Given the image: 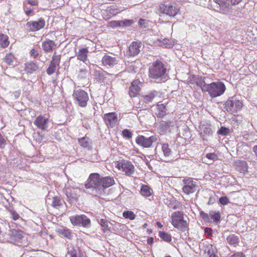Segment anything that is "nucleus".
I'll list each match as a JSON object with an SVG mask.
<instances>
[{"label": "nucleus", "instance_id": "nucleus-41", "mask_svg": "<svg viewBox=\"0 0 257 257\" xmlns=\"http://www.w3.org/2000/svg\"><path fill=\"white\" fill-rule=\"evenodd\" d=\"M123 216L126 219L134 220L135 219L136 215L133 211H126L123 212Z\"/></svg>", "mask_w": 257, "mask_h": 257}, {"label": "nucleus", "instance_id": "nucleus-27", "mask_svg": "<svg viewBox=\"0 0 257 257\" xmlns=\"http://www.w3.org/2000/svg\"><path fill=\"white\" fill-rule=\"evenodd\" d=\"M236 169L241 173H245L247 171V165L245 161H238L235 163Z\"/></svg>", "mask_w": 257, "mask_h": 257}, {"label": "nucleus", "instance_id": "nucleus-50", "mask_svg": "<svg viewBox=\"0 0 257 257\" xmlns=\"http://www.w3.org/2000/svg\"><path fill=\"white\" fill-rule=\"evenodd\" d=\"M132 23V20H124L120 21V27L128 26Z\"/></svg>", "mask_w": 257, "mask_h": 257}, {"label": "nucleus", "instance_id": "nucleus-40", "mask_svg": "<svg viewBox=\"0 0 257 257\" xmlns=\"http://www.w3.org/2000/svg\"><path fill=\"white\" fill-rule=\"evenodd\" d=\"M162 150L165 157H169L171 155V151L168 144H164L162 145Z\"/></svg>", "mask_w": 257, "mask_h": 257}, {"label": "nucleus", "instance_id": "nucleus-60", "mask_svg": "<svg viewBox=\"0 0 257 257\" xmlns=\"http://www.w3.org/2000/svg\"><path fill=\"white\" fill-rule=\"evenodd\" d=\"M154 238L153 237H149L147 239L148 244H152L153 242Z\"/></svg>", "mask_w": 257, "mask_h": 257}, {"label": "nucleus", "instance_id": "nucleus-51", "mask_svg": "<svg viewBox=\"0 0 257 257\" xmlns=\"http://www.w3.org/2000/svg\"><path fill=\"white\" fill-rule=\"evenodd\" d=\"M229 132V130L228 128L225 127H221L220 128L218 131V134L222 135H226Z\"/></svg>", "mask_w": 257, "mask_h": 257}, {"label": "nucleus", "instance_id": "nucleus-12", "mask_svg": "<svg viewBox=\"0 0 257 257\" xmlns=\"http://www.w3.org/2000/svg\"><path fill=\"white\" fill-rule=\"evenodd\" d=\"M45 25V21L41 18L38 21L28 22L26 26L29 31L36 32L43 29Z\"/></svg>", "mask_w": 257, "mask_h": 257}, {"label": "nucleus", "instance_id": "nucleus-38", "mask_svg": "<svg viewBox=\"0 0 257 257\" xmlns=\"http://www.w3.org/2000/svg\"><path fill=\"white\" fill-rule=\"evenodd\" d=\"M159 235L160 238L166 242H170L172 240L171 236L168 233L163 231H160Z\"/></svg>", "mask_w": 257, "mask_h": 257}, {"label": "nucleus", "instance_id": "nucleus-34", "mask_svg": "<svg viewBox=\"0 0 257 257\" xmlns=\"http://www.w3.org/2000/svg\"><path fill=\"white\" fill-rule=\"evenodd\" d=\"M107 11L112 16H115L120 13L121 10L118 8L116 6L112 5L107 8Z\"/></svg>", "mask_w": 257, "mask_h": 257}, {"label": "nucleus", "instance_id": "nucleus-59", "mask_svg": "<svg viewBox=\"0 0 257 257\" xmlns=\"http://www.w3.org/2000/svg\"><path fill=\"white\" fill-rule=\"evenodd\" d=\"M181 205L179 202H175V204L174 205H172V206H170V207L172 208L173 209H177L180 207Z\"/></svg>", "mask_w": 257, "mask_h": 257}, {"label": "nucleus", "instance_id": "nucleus-56", "mask_svg": "<svg viewBox=\"0 0 257 257\" xmlns=\"http://www.w3.org/2000/svg\"><path fill=\"white\" fill-rule=\"evenodd\" d=\"M229 257H245V255L240 252H237L230 255Z\"/></svg>", "mask_w": 257, "mask_h": 257}, {"label": "nucleus", "instance_id": "nucleus-57", "mask_svg": "<svg viewBox=\"0 0 257 257\" xmlns=\"http://www.w3.org/2000/svg\"><path fill=\"white\" fill-rule=\"evenodd\" d=\"M26 2L31 6H36L38 5V2L35 0H27Z\"/></svg>", "mask_w": 257, "mask_h": 257}, {"label": "nucleus", "instance_id": "nucleus-32", "mask_svg": "<svg viewBox=\"0 0 257 257\" xmlns=\"http://www.w3.org/2000/svg\"><path fill=\"white\" fill-rule=\"evenodd\" d=\"M207 249V254L209 257H218L216 254V249L212 244H209L206 247Z\"/></svg>", "mask_w": 257, "mask_h": 257}, {"label": "nucleus", "instance_id": "nucleus-63", "mask_svg": "<svg viewBox=\"0 0 257 257\" xmlns=\"http://www.w3.org/2000/svg\"><path fill=\"white\" fill-rule=\"evenodd\" d=\"M33 12V10H28V11H26L25 12V14L27 15V16H29L31 13H32Z\"/></svg>", "mask_w": 257, "mask_h": 257}, {"label": "nucleus", "instance_id": "nucleus-19", "mask_svg": "<svg viewBox=\"0 0 257 257\" xmlns=\"http://www.w3.org/2000/svg\"><path fill=\"white\" fill-rule=\"evenodd\" d=\"M141 47V43L137 42H133L131 45L130 46L126 54L130 56H135L136 55H137L139 52H140V48Z\"/></svg>", "mask_w": 257, "mask_h": 257}, {"label": "nucleus", "instance_id": "nucleus-61", "mask_svg": "<svg viewBox=\"0 0 257 257\" xmlns=\"http://www.w3.org/2000/svg\"><path fill=\"white\" fill-rule=\"evenodd\" d=\"M252 151L254 153L255 156L257 157V145H255L252 148Z\"/></svg>", "mask_w": 257, "mask_h": 257}, {"label": "nucleus", "instance_id": "nucleus-36", "mask_svg": "<svg viewBox=\"0 0 257 257\" xmlns=\"http://www.w3.org/2000/svg\"><path fill=\"white\" fill-rule=\"evenodd\" d=\"M63 201L60 197L55 196L53 198L52 205L55 208H58L62 205Z\"/></svg>", "mask_w": 257, "mask_h": 257}, {"label": "nucleus", "instance_id": "nucleus-16", "mask_svg": "<svg viewBox=\"0 0 257 257\" xmlns=\"http://www.w3.org/2000/svg\"><path fill=\"white\" fill-rule=\"evenodd\" d=\"M49 120L47 117H45L42 115L37 116L34 121V124L39 129L45 131L48 127V123Z\"/></svg>", "mask_w": 257, "mask_h": 257}, {"label": "nucleus", "instance_id": "nucleus-15", "mask_svg": "<svg viewBox=\"0 0 257 257\" xmlns=\"http://www.w3.org/2000/svg\"><path fill=\"white\" fill-rule=\"evenodd\" d=\"M118 168L127 176L132 175L135 170L134 166L129 161L123 160L118 164Z\"/></svg>", "mask_w": 257, "mask_h": 257}, {"label": "nucleus", "instance_id": "nucleus-42", "mask_svg": "<svg viewBox=\"0 0 257 257\" xmlns=\"http://www.w3.org/2000/svg\"><path fill=\"white\" fill-rule=\"evenodd\" d=\"M61 60V55H57L56 53L55 52L53 55L52 60L51 63L55 64L57 66H59Z\"/></svg>", "mask_w": 257, "mask_h": 257}, {"label": "nucleus", "instance_id": "nucleus-39", "mask_svg": "<svg viewBox=\"0 0 257 257\" xmlns=\"http://www.w3.org/2000/svg\"><path fill=\"white\" fill-rule=\"evenodd\" d=\"M80 146L83 148H88L89 147V139L86 137H83L78 140Z\"/></svg>", "mask_w": 257, "mask_h": 257}, {"label": "nucleus", "instance_id": "nucleus-58", "mask_svg": "<svg viewBox=\"0 0 257 257\" xmlns=\"http://www.w3.org/2000/svg\"><path fill=\"white\" fill-rule=\"evenodd\" d=\"M204 231L205 233L209 235H211L213 233V230L210 228L206 227Z\"/></svg>", "mask_w": 257, "mask_h": 257}, {"label": "nucleus", "instance_id": "nucleus-22", "mask_svg": "<svg viewBox=\"0 0 257 257\" xmlns=\"http://www.w3.org/2000/svg\"><path fill=\"white\" fill-rule=\"evenodd\" d=\"M101 180V193L103 188H108L112 186L114 183V181L112 177H105L100 178Z\"/></svg>", "mask_w": 257, "mask_h": 257}, {"label": "nucleus", "instance_id": "nucleus-4", "mask_svg": "<svg viewBox=\"0 0 257 257\" xmlns=\"http://www.w3.org/2000/svg\"><path fill=\"white\" fill-rule=\"evenodd\" d=\"M159 11L161 14L173 17L177 15L179 8L175 3L166 2L159 6Z\"/></svg>", "mask_w": 257, "mask_h": 257}, {"label": "nucleus", "instance_id": "nucleus-53", "mask_svg": "<svg viewBox=\"0 0 257 257\" xmlns=\"http://www.w3.org/2000/svg\"><path fill=\"white\" fill-rule=\"evenodd\" d=\"M30 56L34 58H36L38 55V52L34 49H32L30 52Z\"/></svg>", "mask_w": 257, "mask_h": 257}, {"label": "nucleus", "instance_id": "nucleus-62", "mask_svg": "<svg viewBox=\"0 0 257 257\" xmlns=\"http://www.w3.org/2000/svg\"><path fill=\"white\" fill-rule=\"evenodd\" d=\"M80 73H82L83 74H86L87 72V70L86 69H80L79 71Z\"/></svg>", "mask_w": 257, "mask_h": 257}, {"label": "nucleus", "instance_id": "nucleus-24", "mask_svg": "<svg viewBox=\"0 0 257 257\" xmlns=\"http://www.w3.org/2000/svg\"><path fill=\"white\" fill-rule=\"evenodd\" d=\"M57 232L59 235L66 237L68 239H71L73 236V234L71 230L66 227H62L57 229Z\"/></svg>", "mask_w": 257, "mask_h": 257}, {"label": "nucleus", "instance_id": "nucleus-28", "mask_svg": "<svg viewBox=\"0 0 257 257\" xmlns=\"http://www.w3.org/2000/svg\"><path fill=\"white\" fill-rule=\"evenodd\" d=\"M67 257H81L78 248H75L72 245L68 246Z\"/></svg>", "mask_w": 257, "mask_h": 257}, {"label": "nucleus", "instance_id": "nucleus-25", "mask_svg": "<svg viewBox=\"0 0 257 257\" xmlns=\"http://www.w3.org/2000/svg\"><path fill=\"white\" fill-rule=\"evenodd\" d=\"M226 241L229 245L236 247L239 243V238L234 234H230L226 237Z\"/></svg>", "mask_w": 257, "mask_h": 257}, {"label": "nucleus", "instance_id": "nucleus-18", "mask_svg": "<svg viewBox=\"0 0 257 257\" xmlns=\"http://www.w3.org/2000/svg\"><path fill=\"white\" fill-rule=\"evenodd\" d=\"M141 84V82L138 79L135 80L132 82L129 90V94L131 97H135L139 94Z\"/></svg>", "mask_w": 257, "mask_h": 257}, {"label": "nucleus", "instance_id": "nucleus-52", "mask_svg": "<svg viewBox=\"0 0 257 257\" xmlns=\"http://www.w3.org/2000/svg\"><path fill=\"white\" fill-rule=\"evenodd\" d=\"M109 24L112 27H120V21H111L110 22Z\"/></svg>", "mask_w": 257, "mask_h": 257}, {"label": "nucleus", "instance_id": "nucleus-8", "mask_svg": "<svg viewBox=\"0 0 257 257\" xmlns=\"http://www.w3.org/2000/svg\"><path fill=\"white\" fill-rule=\"evenodd\" d=\"M219 6V10L222 13L230 12L231 6L238 4L241 0H214Z\"/></svg>", "mask_w": 257, "mask_h": 257}, {"label": "nucleus", "instance_id": "nucleus-14", "mask_svg": "<svg viewBox=\"0 0 257 257\" xmlns=\"http://www.w3.org/2000/svg\"><path fill=\"white\" fill-rule=\"evenodd\" d=\"M103 119L108 127L113 128L117 124L118 117L115 112H109L104 114Z\"/></svg>", "mask_w": 257, "mask_h": 257}, {"label": "nucleus", "instance_id": "nucleus-49", "mask_svg": "<svg viewBox=\"0 0 257 257\" xmlns=\"http://www.w3.org/2000/svg\"><path fill=\"white\" fill-rule=\"evenodd\" d=\"M219 202L223 205H227L229 202V199L226 196H223L219 198Z\"/></svg>", "mask_w": 257, "mask_h": 257}, {"label": "nucleus", "instance_id": "nucleus-21", "mask_svg": "<svg viewBox=\"0 0 257 257\" xmlns=\"http://www.w3.org/2000/svg\"><path fill=\"white\" fill-rule=\"evenodd\" d=\"M174 126V123L173 121L162 120L160 122L159 129L162 133H165L167 131H170L171 128Z\"/></svg>", "mask_w": 257, "mask_h": 257}, {"label": "nucleus", "instance_id": "nucleus-20", "mask_svg": "<svg viewBox=\"0 0 257 257\" xmlns=\"http://www.w3.org/2000/svg\"><path fill=\"white\" fill-rule=\"evenodd\" d=\"M42 47L45 53H49L55 49L56 44L53 40L47 39L42 42Z\"/></svg>", "mask_w": 257, "mask_h": 257}, {"label": "nucleus", "instance_id": "nucleus-26", "mask_svg": "<svg viewBox=\"0 0 257 257\" xmlns=\"http://www.w3.org/2000/svg\"><path fill=\"white\" fill-rule=\"evenodd\" d=\"M158 95V92L156 90H153L148 94L142 96L143 101L146 103H148L153 101L154 98Z\"/></svg>", "mask_w": 257, "mask_h": 257}, {"label": "nucleus", "instance_id": "nucleus-11", "mask_svg": "<svg viewBox=\"0 0 257 257\" xmlns=\"http://www.w3.org/2000/svg\"><path fill=\"white\" fill-rule=\"evenodd\" d=\"M157 138L156 136H152L149 138L144 136H139L136 139V143L141 147L144 148H150L153 143L157 141Z\"/></svg>", "mask_w": 257, "mask_h": 257}, {"label": "nucleus", "instance_id": "nucleus-29", "mask_svg": "<svg viewBox=\"0 0 257 257\" xmlns=\"http://www.w3.org/2000/svg\"><path fill=\"white\" fill-rule=\"evenodd\" d=\"M204 162L207 164H211L214 161L218 159V156L215 153H208L206 154L205 157L203 159Z\"/></svg>", "mask_w": 257, "mask_h": 257}, {"label": "nucleus", "instance_id": "nucleus-54", "mask_svg": "<svg viewBox=\"0 0 257 257\" xmlns=\"http://www.w3.org/2000/svg\"><path fill=\"white\" fill-rule=\"evenodd\" d=\"M139 24L143 28H146L147 26V22L145 20L140 19L139 21Z\"/></svg>", "mask_w": 257, "mask_h": 257}, {"label": "nucleus", "instance_id": "nucleus-44", "mask_svg": "<svg viewBox=\"0 0 257 257\" xmlns=\"http://www.w3.org/2000/svg\"><path fill=\"white\" fill-rule=\"evenodd\" d=\"M8 211L9 212L11 217L14 220H17L21 218L20 215L14 209H9Z\"/></svg>", "mask_w": 257, "mask_h": 257}, {"label": "nucleus", "instance_id": "nucleus-48", "mask_svg": "<svg viewBox=\"0 0 257 257\" xmlns=\"http://www.w3.org/2000/svg\"><path fill=\"white\" fill-rule=\"evenodd\" d=\"M158 109H159V111H160V115L162 116L165 115L166 109L164 104H161L158 105Z\"/></svg>", "mask_w": 257, "mask_h": 257}, {"label": "nucleus", "instance_id": "nucleus-55", "mask_svg": "<svg viewBox=\"0 0 257 257\" xmlns=\"http://www.w3.org/2000/svg\"><path fill=\"white\" fill-rule=\"evenodd\" d=\"M6 144V141L3 136L0 133V147L3 148Z\"/></svg>", "mask_w": 257, "mask_h": 257}, {"label": "nucleus", "instance_id": "nucleus-31", "mask_svg": "<svg viewBox=\"0 0 257 257\" xmlns=\"http://www.w3.org/2000/svg\"><path fill=\"white\" fill-rule=\"evenodd\" d=\"M141 194L146 197L150 196L152 194V190L147 185H143L141 189Z\"/></svg>", "mask_w": 257, "mask_h": 257}, {"label": "nucleus", "instance_id": "nucleus-23", "mask_svg": "<svg viewBox=\"0 0 257 257\" xmlns=\"http://www.w3.org/2000/svg\"><path fill=\"white\" fill-rule=\"evenodd\" d=\"M88 52V49L87 48L80 49L77 54V59L84 63L89 62L87 59Z\"/></svg>", "mask_w": 257, "mask_h": 257}, {"label": "nucleus", "instance_id": "nucleus-6", "mask_svg": "<svg viewBox=\"0 0 257 257\" xmlns=\"http://www.w3.org/2000/svg\"><path fill=\"white\" fill-rule=\"evenodd\" d=\"M72 96L75 103L79 106L85 107L87 106L89 96L86 91L81 89H79L74 91Z\"/></svg>", "mask_w": 257, "mask_h": 257}, {"label": "nucleus", "instance_id": "nucleus-2", "mask_svg": "<svg viewBox=\"0 0 257 257\" xmlns=\"http://www.w3.org/2000/svg\"><path fill=\"white\" fill-rule=\"evenodd\" d=\"M167 68L160 60L153 62L149 67V77L155 80L165 81L166 80Z\"/></svg>", "mask_w": 257, "mask_h": 257}, {"label": "nucleus", "instance_id": "nucleus-5", "mask_svg": "<svg viewBox=\"0 0 257 257\" xmlns=\"http://www.w3.org/2000/svg\"><path fill=\"white\" fill-rule=\"evenodd\" d=\"M172 224L175 227L182 231L187 230L188 225L186 221L184 220L183 213L181 211H176L171 215Z\"/></svg>", "mask_w": 257, "mask_h": 257}, {"label": "nucleus", "instance_id": "nucleus-35", "mask_svg": "<svg viewBox=\"0 0 257 257\" xmlns=\"http://www.w3.org/2000/svg\"><path fill=\"white\" fill-rule=\"evenodd\" d=\"M200 130L201 131V134L203 135L210 136L212 134V131L210 127L209 126L201 125L200 126Z\"/></svg>", "mask_w": 257, "mask_h": 257}, {"label": "nucleus", "instance_id": "nucleus-47", "mask_svg": "<svg viewBox=\"0 0 257 257\" xmlns=\"http://www.w3.org/2000/svg\"><path fill=\"white\" fill-rule=\"evenodd\" d=\"M98 223L102 227H103L105 229H107L108 227V222L104 219H97Z\"/></svg>", "mask_w": 257, "mask_h": 257}, {"label": "nucleus", "instance_id": "nucleus-3", "mask_svg": "<svg viewBox=\"0 0 257 257\" xmlns=\"http://www.w3.org/2000/svg\"><path fill=\"white\" fill-rule=\"evenodd\" d=\"M100 183V175L97 173H92L87 179L85 186L89 193L97 196L101 194Z\"/></svg>", "mask_w": 257, "mask_h": 257}, {"label": "nucleus", "instance_id": "nucleus-30", "mask_svg": "<svg viewBox=\"0 0 257 257\" xmlns=\"http://www.w3.org/2000/svg\"><path fill=\"white\" fill-rule=\"evenodd\" d=\"M8 39L7 35L0 33V46L3 48L8 47L10 43Z\"/></svg>", "mask_w": 257, "mask_h": 257}, {"label": "nucleus", "instance_id": "nucleus-43", "mask_svg": "<svg viewBox=\"0 0 257 257\" xmlns=\"http://www.w3.org/2000/svg\"><path fill=\"white\" fill-rule=\"evenodd\" d=\"M57 66H58L50 62V64L46 71L47 73L49 75L53 74L55 72Z\"/></svg>", "mask_w": 257, "mask_h": 257}, {"label": "nucleus", "instance_id": "nucleus-64", "mask_svg": "<svg viewBox=\"0 0 257 257\" xmlns=\"http://www.w3.org/2000/svg\"><path fill=\"white\" fill-rule=\"evenodd\" d=\"M242 16V13H237V17H241Z\"/></svg>", "mask_w": 257, "mask_h": 257}, {"label": "nucleus", "instance_id": "nucleus-9", "mask_svg": "<svg viewBox=\"0 0 257 257\" xmlns=\"http://www.w3.org/2000/svg\"><path fill=\"white\" fill-rule=\"evenodd\" d=\"M182 181L184 185L182 191L187 195L194 193L198 189L197 182L191 178L184 179Z\"/></svg>", "mask_w": 257, "mask_h": 257}, {"label": "nucleus", "instance_id": "nucleus-7", "mask_svg": "<svg viewBox=\"0 0 257 257\" xmlns=\"http://www.w3.org/2000/svg\"><path fill=\"white\" fill-rule=\"evenodd\" d=\"M242 105L243 104L241 100L237 99L234 97H232L226 101L225 108L228 112L236 113L241 109Z\"/></svg>", "mask_w": 257, "mask_h": 257}, {"label": "nucleus", "instance_id": "nucleus-45", "mask_svg": "<svg viewBox=\"0 0 257 257\" xmlns=\"http://www.w3.org/2000/svg\"><path fill=\"white\" fill-rule=\"evenodd\" d=\"M200 215L202 218L206 222H209L210 220V212L209 214H207L203 211H200Z\"/></svg>", "mask_w": 257, "mask_h": 257}, {"label": "nucleus", "instance_id": "nucleus-13", "mask_svg": "<svg viewBox=\"0 0 257 257\" xmlns=\"http://www.w3.org/2000/svg\"><path fill=\"white\" fill-rule=\"evenodd\" d=\"M43 66L44 63L43 62L33 61L25 64V70L27 73L32 74L39 72Z\"/></svg>", "mask_w": 257, "mask_h": 257}, {"label": "nucleus", "instance_id": "nucleus-46", "mask_svg": "<svg viewBox=\"0 0 257 257\" xmlns=\"http://www.w3.org/2000/svg\"><path fill=\"white\" fill-rule=\"evenodd\" d=\"M122 135L124 138L130 139L132 138V133L127 129H124L122 131Z\"/></svg>", "mask_w": 257, "mask_h": 257}, {"label": "nucleus", "instance_id": "nucleus-37", "mask_svg": "<svg viewBox=\"0 0 257 257\" xmlns=\"http://www.w3.org/2000/svg\"><path fill=\"white\" fill-rule=\"evenodd\" d=\"M14 55L9 53L7 54L4 60L8 65L14 66Z\"/></svg>", "mask_w": 257, "mask_h": 257}, {"label": "nucleus", "instance_id": "nucleus-33", "mask_svg": "<svg viewBox=\"0 0 257 257\" xmlns=\"http://www.w3.org/2000/svg\"><path fill=\"white\" fill-rule=\"evenodd\" d=\"M220 214L219 212L215 211H210V219H212L214 222H218L220 219Z\"/></svg>", "mask_w": 257, "mask_h": 257}, {"label": "nucleus", "instance_id": "nucleus-17", "mask_svg": "<svg viewBox=\"0 0 257 257\" xmlns=\"http://www.w3.org/2000/svg\"><path fill=\"white\" fill-rule=\"evenodd\" d=\"M101 62L104 66L112 68L118 63V60L115 57L105 54L102 57Z\"/></svg>", "mask_w": 257, "mask_h": 257}, {"label": "nucleus", "instance_id": "nucleus-10", "mask_svg": "<svg viewBox=\"0 0 257 257\" xmlns=\"http://www.w3.org/2000/svg\"><path fill=\"white\" fill-rule=\"evenodd\" d=\"M70 220L74 225L82 226L85 227H89L90 225V219L85 215L70 216Z\"/></svg>", "mask_w": 257, "mask_h": 257}, {"label": "nucleus", "instance_id": "nucleus-1", "mask_svg": "<svg viewBox=\"0 0 257 257\" xmlns=\"http://www.w3.org/2000/svg\"><path fill=\"white\" fill-rule=\"evenodd\" d=\"M196 84L203 91L207 92L212 98L221 95L226 89L225 85L220 81L206 84L204 80L199 79L196 81Z\"/></svg>", "mask_w": 257, "mask_h": 257}]
</instances>
